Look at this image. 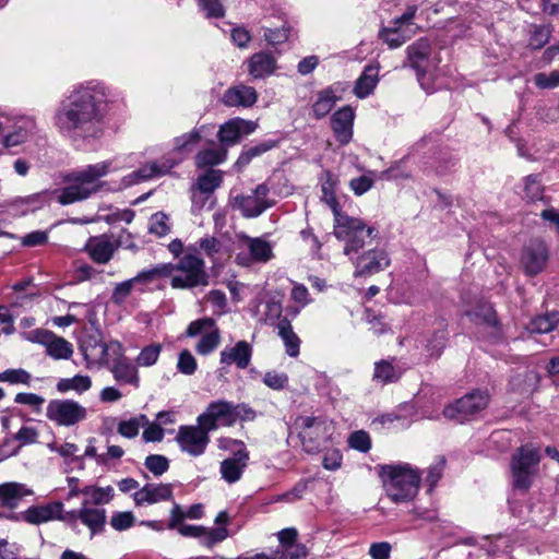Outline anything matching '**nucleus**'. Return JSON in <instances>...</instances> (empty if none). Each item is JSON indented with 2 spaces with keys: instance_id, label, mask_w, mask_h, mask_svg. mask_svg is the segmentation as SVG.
Instances as JSON below:
<instances>
[{
  "instance_id": "3c124183",
  "label": "nucleus",
  "mask_w": 559,
  "mask_h": 559,
  "mask_svg": "<svg viewBox=\"0 0 559 559\" xmlns=\"http://www.w3.org/2000/svg\"><path fill=\"white\" fill-rule=\"evenodd\" d=\"M194 246L198 250H202L213 262L217 260V255L222 250V242L213 236L201 238Z\"/></svg>"
},
{
  "instance_id": "c03bdc74",
  "label": "nucleus",
  "mask_w": 559,
  "mask_h": 559,
  "mask_svg": "<svg viewBox=\"0 0 559 559\" xmlns=\"http://www.w3.org/2000/svg\"><path fill=\"white\" fill-rule=\"evenodd\" d=\"M10 207L20 210L21 215H26L29 211H35L44 205V194L34 193L23 198H16L9 203Z\"/></svg>"
},
{
  "instance_id": "c9c22d12",
  "label": "nucleus",
  "mask_w": 559,
  "mask_h": 559,
  "mask_svg": "<svg viewBox=\"0 0 559 559\" xmlns=\"http://www.w3.org/2000/svg\"><path fill=\"white\" fill-rule=\"evenodd\" d=\"M335 185H336V178L334 177L333 174L328 171L325 174V179L321 185V191H322L321 199L332 210L333 215H334V221L340 218V216L345 215V213H342V211L340 209V204H338L336 195H335Z\"/></svg>"
},
{
  "instance_id": "bb28decb",
  "label": "nucleus",
  "mask_w": 559,
  "mask_h": 559,
  "mask_svg": "<svg viewBox=\"0 0 559 559\" xmlns=\"http://www.w3.org/2000/svg\"><path fill=\"white\" fill-rule=\"evenodd\" d=\"M257 123L240 118L231 119L221 126L218 139L223 144H236L242 134H250L257 129Z\"/></svg>"
},
{
  "instance_id": "4d7b16f0",
  "label": "nucleus",
  "mask_w": 559,
  "mask_h": 559,
  "mask_svg": "<svg viewBox=\"0 0 559 559\" xmlns=\"http://www.w3.org/2000/svg\"><path fill=\"white\" fill-rule=\"evenodd\" d=\"M348 444L350 448L360 452H368L371 448V440L369 435L364 430L353 432L348 438Z\"/></svg>"
},
{
  "instance_id": "412c9836",
  "label": "nucleus",
  "mask_w": 559,
  "mask_h": 559,
  "mask_svg": "<svg viewBox=\"0 0 559 559\" xmlns=\"http://www.w3.org/2000/svg\"><path fill=\"white\" fill-rule=\"evenodd\" d=\"M355 266L354 276H366L379 273L390 265L388 253L383 249H370L358 254L352 261Z\"/></svg>"
},
{
  "instance_id": "5701e85b",
  "label": "nucleus",
  "mask_w": 559,
  "mask_h": 559,
  "mask_svg": "<svg viewBox=\"0 0 559 559\" xmlns=\"http://www.w3.org/2000/svg\"><path fill=\"white\" fill-rule=\"evenodd\" d=\"M249 452L246 447L237 449L231 456L221 462L219 472L222 478L228 483H237L248 465Z\"/></svg>"
},
{
  "instance_id": "f3484780",
  "label": "nucleus",
  "mask_w": 559,
  "mask_h": 559,
  "mask_svg": "<svg viewBox=\"0 0 559 559\" xmlns=\"http://www.w3.org/2000/svg\"><path fill=\"white\" fill-rule=\"evenodd\" d=\"M29 340L43 345L46 354L55 360L69 359L73 354V345L49 330H34Z\"/></svg>"
},
{
  "instance_id": "393cba45",
  "label": "nucleus",
  "mask_w": 559,
  "mask_h": 559,
  "mask_svg": "<svg viewBox=\"0 0 559 559\" xmlns=\"http://www.w3.org/2000/svg\"><path fill=\"white\" fill-rule=\"evenodd\" d=\"M430 52L431 45L427 38H419L406 49L407 64L417 72L418 79L426 73Z\"/></svg>"
},
{
  "instance_id": "4468645a",
  "label": "nucleus",
  "mask_w": 559,
  "mask_h": 559,
  "mask_svg": "<svg viewBox=\"0 0 559 559\" xmlns=\"http://www.w3.org/2000/svg\"><path fill=\"white\" fill-rule=\"evenodd\" d=\"M269 187L261 183L249 194H237L230 197L233 209L240 211L245 217H257L272 206L267 200Z\"/></svg>"
},
{
  "instance_id": "4c0bfd02",
  "label": "nucleus",
  "mask_w": 559,
  "mask_h": 559,
  "mask_svg": "<svg viewBox=\"0 0 559 559\" xmlns=\"http://www.w3.org/2000/svg\"><path fill=\"white\" fill-rule=\"evenodd\" d=\"M402 373L403 370L389 360H380L374 364L373 379L383 384L397 381Z\"/></svg>"
},
{
  "instance_id": "f704fd0d",
  "label": "nucleus",
  "mask_w": 559,
  "mask_h": 559,
  "mask_svg": "<svg viewBox=\"0 0 559 559\" xmlns=\"http://www.w3.org/2000/svg\"><path fill=\"white\" fill-rule=\"evenodd\" d=\"M277 329L278 335L284 342L286 354L290 357H297L299 355L300 340L293 331L290 322L286 318L281 319Z\"/></svg>"
},
{
  "instance_id": "bf43d9fd",
  "label": "nucleus",
  "mask_w": 559,
  "mask_h": 559,
  "mask_svg": "<svg viewBox=\"0 0 559 559\" xmlns=\"http://www.w3.org/2000/svg\"><path fill=\"white\" fill-rule=\"evenodd\" d=\"M167 219L168 218L164 213L154 214L150 222V233L155 234L159 237L165 236L169 231Z\"/></svg>"
},
{
  "instance_id": "ea45409f",
  "label": "nucleus",
  "mask_w": 559,
  "mask_h": 559,
  "mask_svg": "<svg viewBox=\"0 0 559 559\" xmlns=\"http://www.w3.org/2000/svg\"><path fill=\"white\" fill-rule=\"evenodd\" d=\"M448 332L440 328L426 340L425 349L430 358H439L447 346Z\"/></svg>"
},
{
  "instance_id": "1a4fd4ad",
  "label": "nucleus",
  "mask_w": 559,
  "mask_h": 559,
  "mask_svg": "<svg viewBox=\"0 0 559 559\" xmlns=\"http://www.w3.org/2000/svg\"><path fill=\"white\" fill-rule=\"evenodd\" d=\"M83 507L76 511V520L80 519L91 530L92 534L102 532L105 524V490L99 487H85Z\"/></svg>"
},
{
  "instance_id": "8fccbe9b",
  "label": "nucleus",
  "mask_w": 559,
  "mask_h": 559,
  "mask_svg": "<svg viewBox=\"0 0 559 559\" xmlns=\"http://www.w3.org/2000/svg\"><path fill=\"white\" fill-rule=\"evenodd\" d=\"M85 251L93 261L105 263V236L91 237L85 245Z\"/></svg>"
},
{
  "instance_id": "37998d69",
  "label": "nucleus",
  "mask_w": 559,
  "mask_h": 559,
  "mask_svg": "<svg viewBox=\"0 0 559 559\" xmlns=\"http://www.w3.org/2000/svg\"><path fill=\"white\" fill-rule=\"evenodd\" d=\"M23 486L16 483H8L2 485L1 504L13 510L17 507L23 498Z\"/></svg>"
},
{
  "instance_id": "423d86ee",
  "label": "nucleus",
  "mask_w": 559,
  "mask_h": 559,
  "mask_svg": "<svg viewBox=\"0 0 559 559\" xmlns=\"http://www.w3.org/2000/svg\"><path fill=\"white\" fill-rule=\"evenodd\" d=\"M542 454L533 444L516 449L510 461L512 484L515 489L527 491L539 472Z\"/></svg>"
},
{
  "instance_id": "79ce46f5",
  "label": "nucleus",
  "mask_w": 559,
  "mask_h": 559,
  "mask_svg": "<svg viewBox=\"0 0 559 559\" xmlns=\"http://www.w3.org/2000/svg\"><path fill=\"white\" fill-rule=\"evenodd\" d=\"M222 181L223 173L211 168L199 176L193 187L202 192L212 194L221 186Z\"/></svg>"
},
{
  "instance_id": "052dcab7",
  "label": "nucleus",
  "mask_w": 559,
  "mask_h": 559,
  "mask_svg": "<svg viewBox=\"0 0 559 559\" xmlns=\"http://www.w3.org/2000/svg\"><path fill=\"white\" fill-rule=\"evenodd\" d=\"M134 523V515L132 512H117L111 516L110 524L117 531H124L130 528Z\"/></svg>"
},
{
  "instance_id": "ddd939ff",
  "label": "nucleus",
  "mask_w": 559,
  "mask_h": 559,
  "mask_svg": "<svg viewBox=\"0 0 559 559\" xmlns=\"http://www.w3.org/2000/svg\"><path fill=\"white\" fill-rule=\"evenodd\" d=\"M3 144L7 147L17 146L32 139L37 131V123L32 116L4 117Z\"/></svg>"
},
{
  "instance_id": "6ab92c4d",
  "label": "nucleus",
  "mask_w": 559,
  "mask_h": 559,
  "mask_svg": "<svg viewBox=\"0 0 559 559\" xmlns=\"http://www.w3.org/2000/svg\"><path fill=\"white\" fill-rule=\"evenodd\" d=\"M134 217V212L124 209L120 210L114 206H107V224L111 226L107 230V261L110 259V251L114 247H120L128 241L129 235L123 228H119L117 235L114 229L118 223L130 224Z\"/></svg>"
},
{
  "instance_id": "473e14b6",
  "label": "nucleus",
  "mask_w": 559,
  "mask_h": 559,
  "mask_svg": "<svg viewBox=\"0 0 559 559\" xmlns=\"http://www.w3.org/2000/svg\"><path fill=\"white\" fill-rule=\"evenodd\" d=\"M136 367V364L134 365L129 358H120L112 364L110 370L118 382L139 388L140 379Z\"/></svg>"
},
{
  "instance_id": "6e6552de",
  "label": "nucleus",
  "mask_w": 559,
  "mask_h": 559,
  "mask_svg": "<svg viewBox=\"0 0 559 559\" xmlns=\"http://www.w3.org/2000/svg\"><path fill=\"white\" fill-rule=\"evenodd\" d=\"M273 258L272 245L260 238L239 235L236 243L235 262L240 266L266 263Z\"/></svg>"
},
{
  "instance_id": "13d9d810",
  "label": "nucleus",
  "mask_w": 559,
  "mask_h": 559,
  "mask_svg": "<svg viewBox=\"0 0 559 559\" xmlns=\"http://www.w3.org/2000/svg\"><path fill=\"white\" fill-rule=\"evenodd\" d=\"M534 83L537 87L543 90L555 88L559 86V70H555L549 74L537 73L534 76Z\"/></svg>"
},
{
  "instance_id": "b1692460",
  "label": "nucleus",
  "mask_w": 559,
  "mask_h": 559,
  "mask_svg": "<svg viewBox=\"0 0 559 559\" xmlns=\"http://www.w3.org/2000/svg\"><path fill=\"white\" fill-rule=\"evenodd\" d=\"M179 163L168 156H164L158 160L150 162L141 166L138 170L132 173V180L130 183H138L146 181L156 177L165 176Z\"/></svg>"
},
{
  "instance_id": "a19ab883",
  "label": "nucleus",
  "mask_w": 559,
  "mask_h": 559,
  "mask_svg": "<svg viewBox=\"0 0 559 559\" xmlns=\"http://www.w3.org/2000/svg\"><path fill=\"white\" fill-rule=\"evenodd\" d=\"M92 385V381L87 376L76 374L73 378H62L57 382L56 389L59 393L75 391L82 393L87 391Z\"/></svg>"
},
{
  "instance_id": "f8f14e48",
  "label": "nucleus",
  "mask_w": 559,
  "mask_h": 559,
  "mask_svg": "<svg viewBox=\"0 0 559 559\" xmlns=\"http://www.w3.org/2000/svg\"><path fill=\"white\" fill-rule=\"evenodd\" d=\"M210 432L204 425H182L178 428L175 440L182 452L197 457L205 453Z\"/></svg>"
},
{
  "instance_id": "de8ad7c7",
  "label": "nucleus",
  "mask_w": 559,
  "mask_h": 559,
  "mask_svg": "<svg viewBox=\"0 0 559 559\" xmlns=\"http://www.w3.org/2000/svg\"><path fill=\"white\" fill-rule=\"evenodd\" d=\"M163 347L158 343L150 344L143 347L135 358L138 367H151L156 364Z\"/></svg>"
},
{
  "instance_id": "4be33fe9",
  "label": "nucleus",
  "mask_w": 559,
  "mask_h": 559,
  "mask_svg": "<svg viewBox=\"0 0 559 559\" xmlns=\"http://www.w3.org/2000/svg\"><path fill=\"white\" fill-rule=\"evenodd\" d=\"M345 87L342 83L337 82L317 94V98L312 104V115L316 119L324 118L335 106V104L343 98Z\"/></svg>"
},
{
  "instance_id": "cd10ccee",
  "label": "nucleus",
  "mask_w": 559,
  "mask_h": 559,
  "mask_svg": "<svg viewBox=\"0 0 559 559\" xmlns=\"http://www.w3.org/2000/svg\"><path fill=\"white\" fill-rule=\"evenodd\" d=\"M134 503L143 506L153 504L173 499L171 484H146L133 495Z\"/></svg>"
},
{
  "instance_id": "a878e982",
  "label": "nucleus",
  "mask_w": 559,
  "mask_h": 559,
  "mask_svg": "<svg viewBox=\"0 0 559 559\" xmlns=\"http://www.w3.org/2000/svg\"><path fill=\"white\" fill-rule=\"evenodd\" d=\"M355 114L349 106L335 111L331 117V127L336 140L341 144H347L353 138V124Z\"/></svg>"
},
{
  "instance_id": "9b49d317",
  "label": "nucleus",
  "mask_w": 559,
  "mask_h": 559,
  "mask_svg": "<svg viewBox=\"0 0 559 559\" xmlns=\"http://www.w3.org/2000/svg\"><path fill=\"white\" fill-rule=\"evenodd\" d=\"M417 12V5H408L406 11L392 21V26L382 27L379 37L392 49L401 47L409 40L418 27L413 23Z\"/></svg>"
},
{
  "instance_id": "774afa93",
  "label": "nucleus",
  "mask_w": 559,
  "mask_h": 559,
  "mask_svg": "<svg viewBox=\"0 0 559 559\" xmlns=\"http://www.w3.org/2000/svg\"><path fill=\"white\" fill-rule=\"evenodd\" d=\"M308 555L307 548L302 544L290 545L285 548L280 559H305Z\"/></svg>"
},
{
  "instance_id": "7ed1b4c3",
  "label": "nucleus",
  "mask_w": 559,
  "mask_h": 559,
  "mask_svg": "<svg viewBox=\"0 0 559 559\" xmlns=\"http://www.w3.org/2000/svg\"><path fill=\"white\" fill-rule=\"evenodd\" d=\"M105 176V163L87 165L64 176L66 187L58 191L57 200L62 205L72 204L98 192Z\"/></svg>"
},
{
  "instance_id": "39448f33",
  "label": "nucleus",
  "mask_w": 559,
  "mask_h": 559,
  "mask_svg": "<svg viewBox=\"0 0 559 559\" xmlns=\"http://www.w3.org/2000/svg\"><path fill=\"white\" fill-rule=\"evenodd\" d=\"M333 234L344 242L343 253L354 261L360 250L378 235V230L373 226H367L362 219L345 214L334 221Z\"/></svg>"
},
{
  "instance_id": "c85d7f7f",
  "label": "nucleus",
  "mask_w": 559,
  "mask_h": 559,
  "mask_svg": "<svg viewBox=\"0 0 559 559\" xmlns=\"http://www.w3.org/2000/svg\"><path fill=\"white\" fill-rule=\"evenodd\" d=\"M258 99V93L254 87L238 84L227 88L222 97V102L228 107H252Z\"/></svg>"
},
{
  "instance_id": "58836bf2",
  "label": "nucleus",
  "mask_w": 559,
  "mask_h": 559,
  "mask_svg": "<svg viewBox=\"0 0 559 559\" xmlns=\"http://www.w3.org/2000/svg\"><path fill=\"white\" fill-rule=\"evenodd\" d=\"M142 274L143 271L135 277L117 284L111 295V301L117 306H122L131 294L132 287L135 283L154 280V277L142 276Z\"/></svg>"
},
{
  "instance_id": "f03ea898",
  "label": "nucleus",
  "mask_w": 559,
  "mask_h": 559,
  "mask_svg": "<svg viewBox=\"0 0 559 559\" xmlns=\"http://www.w3.org/2000/svg\"><path fill=\"white\" fill-rule=\"evenodd\" d=\"M142 276L154 278L171 276V287L179 289L204 287L210 283V275L206 272L205 262L198 255L195 246H189L176 264H159L153 269L143 271Z\"/></svg>"
},
{
  "instance_id": "e433bc0d",
  "label": "nucleus",
  "mask_w": 559,
  "mask_h": 559,
  "mask_svg": "<svg viewBox=\"0 0 559 559\" xmlns=\"http://www.w3.org/2000/svg\"><path fill=\"white\" fill-rule=\"evenodd\" d=\"M559 324V311H551L543 316L535 317L528 324L527 329L532 333H549Z\"/></svg>"
},
{
  "instance_id": "a18cd8bd",
  "label": "nucleus",
  "mask_w": 559,
  "mask_h": 559,
  "mask_svg": "<svg viewBox=\"0 0 559 559\" xmlns=\"http://www.w3.org/2000/svg\"><path fill=\"white\" fill-rule=\"evenodd\" d=\"M226 150L205 148L195 156V165L199 168L215 166L226 159Z\"/></svg>"
},
{
  "instance_id": "09e8293b",
  "label": "nucleus",
  "mask_w": 559,
  "mask_h": 559,
  "mask_svg": "<svg viewBox=\"0 0 559 559\" xmlns=\"http://www.w3.org/2000/svg\"><path fill=\"white\" fill-rule=\"evenodd\" d=\"M467 316L476 323H484L487 325H495L497 323L496 312L492 306L488 302L480 304L476 310L468 311Z\"/></svg>"
},
{
  "instance_id": "49530a36",
  "label": "nucleus",
  "mask_w": 559,
  "mask_h": 559,
  "mask_svg": "<svg viewBox=\"0 0 559 559\" xmlns=\"http://www.w3.org/2000/svg\"><path fill=\"white\" fill-rule=\"evenodd\" d=\"M148 418L146 415H139L136 417H132L128 420H122L118 425V432L129 439H132L139 435V430L141 427L147 425Z\"/></svg>"
},
{
  "instance_id": "2eb2a0df",
  "label": "nucleus",
  "mask_w": 559,
  "mask_h": 559,
  "mask_svg": "<svg viewBox=\"0 0 559 559\" xmlns=\"http://www.w3.org/2000/svg\"><path fill=\"white\" fill-rule=\"evenodd\" d=\"M46 416L59 426L70 427L86 418V408L73 400H51Z\"/></svg>"
},
{
  "instance_id": "a211bd4d",
  "label": "nucleus",
  "mask_w": 559,
  "mask_h": 559,
  "mask_svg": "<svg viewBox=\"0 0 559 559\" xmlns=\"http://www.w3.org/2000/svg\"><path fill=\"white\" fill-rule=\"evenodd\" d=\"M197 423L204 425L210 431L216 430L219 426H233V403L223 400L210 403L205 412L198 416Z\"/></svg>"
},
{
  "instance_id": "9d476101",
  "label": "nucleus",
  "mask_w": 559,
  "mask_h": 559,
  "mask_svg": "<svg viewBox=\"0 0 559 559\" xmlns=\"http://www.w3.org/2000/svg\"><path fill=\"white\" fill-rule=\"evenodd\" d=\"M8 520L20 521L23 520L26 523L33 525H39L53 520H61L66 522L76 521V511L63 512V504L60 501H52L44 506L29 507L24 512L9 513Z\"/></svg>"
},
{
  "instance_id": "e2e57ef3",
  "label": "nucleus",
  "mask_w": 559,
  "mask_h": 559,
  "mask_svg": "<svg viewBox=\"0 0 559 559\" xmlns=\"http://www.w3.org/2000/svg\"><path fill=\"white\" fill-rule=\"evenodd\" d=\"M14 402L17 404L32 406L36 412H39L41 405L45 402V399L35 393H17L15 395Z\"/></svg>"
},
{
  "instance_id": "864d4df0",
  "label": "nucleus",
  "mask_w": 559,
  "mask_h": 559,
  "mask_svg": "<svg viewBox=\"0 0 559 559\" xmlns=\"http://www.w3.org/2000/svg\"><path fill=\"white\" fill-rule=\"evenodd\" d=\"M551 32L552 29L550 26H535L530 38V46L535 50L542 49L550 40Z\"/></svg>"
},
{
  "instance_id": "7c9ffc66",
  "label": "nucleus",
  "mask_w": 559,
  "mask_h": 559,
  "mask_svg": "<svg viewBox=\"0 0 559 559\" xmlns=\"http://www.w3.org/2000/svg\"><path fill=\"white\" fill-rule=\"evenodd\" d=\"M296 427L299 429V437L302 448L308 453H316L317 447L310 440L312 432H322L324 423L312 416H300L295 421Z\"/></svg>"
},
{
  "instance_id": "72a5a7b5",
  "label": "nucleus",
  "mask_w": 559,
  "mask_h": 559,
  "mask_svg": "<svg viewBox=\"0 0 559 559\" xmlns=\"http://www.w3.org/2000/svg\"><path fill=\"white\" fill-rule=\"evenodd\" d=\"M378 82L379 67L373 64L367 66L355 83V95L361 99L368 97L376 88Z\"/></svg>"
},
{
  "instance_id": "6e6d98bb",
  "label": "nucleus",
  "mask_w": 559,
  "mask_h": 559,
  "mask_svg": "<svg viewBox=\"0 0 559 559\" xmlns=\"http://www.w3.org/2000/svg\"><path fill=\"white\" fill-rule=\"evenodd\" d=\"M288 376L285 372H277L275 370L265 372L263 383L272 390H283L288 384Z\"/></svg>"
},
{
  "instance_id": "dca6fc26",
  "label": "nucleus",
  "mask_w": 559,
  "mask_h": 559,
  "mask_svg": "<svg viewBox=\"0 0 559 559\" xmlns=\"http://www.w3.org/2000/svg\"><path fill=\"white\" fill-rule=\"evenodd\" d=\"M205 332L195 346V350L200 355H209L216 349L221 341V334L215 325V321L211 318H203L192 321L187 329V336L193 337Z\"/></svg>"
},
{
  "instance_id": "2f4dec72",
  "label": "nucleus",
  "mask_w": 559,
  "mask_h": 559,
  "mask_svg": "<svg viewBox=\"0 0 559 559\" xmlns=\"http://www.w3.org/2000/svg\"><path fill=\"white\" fill-rule=\"evenodd\" d=\"M248 73L254 79H264L276 70V59L270 52L260 51L253 53L248 62Z\"/></svg>"
},
{
  "instance_id": "20e7f679",
  "label": "nucleus",
  "mask_w": 559,
  "mask_h": 559,
  "mask_svg": "<svg viewBox=\"0 0 559 559\" xmlns=\"http://www.w3.org/2000/svg\"><path fill=\"white\" fill-rule=\"evenodd\" d=\"M380 477L388 497L395 503L411 501L418 492L420 474L409 464L382 465Z\"/></svg>"
},
{
  "instance_id": "680f3d73",
  "label": "nucleus",
  "mask_w": 559,
  "mask_h": 559,
  "mask_svg": "<svg viewBox=\"0 0 559 559\" xmlns=\"http://www.w3.org/2000/svg\"><path fill=\"white\" fill-rule=\"evenodd\" d=\"M144 427L142 438L145 442H160L164 439L165 431L157 423L148 421Z\"/></svg>"
},
{
  "instance_id": "69168bd1",
  "label": "nucleus",
  "mask_w": 559,
  "mask_h": 559,
  "mask_svg": "<svg viewBox=\"0 0 559 559\" xmlns=\"http://www.w3.org/2000/svg\"><path fill=\"white\" fill-rule=\"evenodd\" d=\"M373 186V179L369 176H360L349 181V187L356 195H362Z\"/></svg>"
},
{
  "instance_id": "603ef678",
  "label": "nucleus",
  "mask_w": 559,
  "mask_h": 559,
  "mask_svg": "<svg viewBox=\"0 0 559 559\" xmlns=\"http://www.w3.org/2000/svg\"><path fill=\"white\" fill-rule=\"evenodd\" d=\"M144 465L155 476H162L169 468V460L160 454H151L146 456Z\"/></svg>"
},
{
  "instance_id": "0eeeda50",
  "label": "nucleus",
  "mask_w": 559,
  "mask_h": 559,
  "mask_svg": "<svg viewBox=\"0 0 559 559\" xmlns=\"http://www.w3.org/2000/svg\"><path fill=\"white\" fill-rule=\"evenodd\" d=\"M489 401L490 395L487 390H474L447 405L443 409V416L448 419L464 423L486 409Z\"/></svg>"
},
{
  "instance_id": "f257e3e1",
  "label": "nucleus",
  "mask_w": 559,
  "mask_h": 559,
  "mask_svg": "<svg viewBox=\"0 0 559 559\" xmlns=\"http://www.w3.org/2000/svg\"><path fill=\"white\" fill-rule=\"evenodd\" d=\"M52 120L76 150H97L105 134V86L93 81L75 86L60 100Z\"/></svg>"
},
{
  "instance_id": "aec40b11",
  "label": "nucleus",
  "mask_w": 559,
  "mask_h": 559,
  "mask_svg": "<svg viewBox=\"0 0 559 559\" xmlns=\"http://www.w3.org/2000/svg\"><path fill=\"white\" fill-rule=\"evenodd\" d=\"M549 252L546 243L540 239L532 240L522 252L521 263L525 274L534 276L546 266Z\"/></svg>"
},
{
  "instance_id": "338daca9",
  "label": "nucleus",
  "mask_w": 559,
  "mask_h": 559,
  "mask_svg": "<svg viewBox=\"0 0 559 559\" xmlns=\"http://www.w3.org/2000/svg\"><path fill=\"white\" fill-rule=\"evenodd\" d=\"M391 545L386 542L373 543L370 545L369 555L372 559H389Z\"/></svg>"
},
{
  "instance_id": "5fc2aeb1",
  "label": "nucleus",
  "mask_w": 559,
  "mask_h": 559,
  "mask_svg": "<svg viewBox=\"0 0 559 559\" xmlns=\"http://www.w3.org/2000/svg\"><path fill=\"white\" fill-rule=\"evenodd\" d=\"M198 368L194 356L188 350L183 349L179 353L177 361V370L186 376H191Z\"/></svg>"
},
{
  "instance_id": "0e129e2a",
  "label": "nucleus",
  "mask_w": 559,
  "mask_h": 559,
  "mask_svg": "<svg viewBox=\"0 0 559 559\" xmlns=\"http://www.w3.org/2000/svg\"><path fill=\"white\" fill-rule=\"evenodd\" d=\"M198 3L205 11L207 17H222L225 14L219 0H198Z\"/></svg>"
},
{
  "instance_id": "c756f323",
  "label": "nucleus",
  "mask_w": 559,
  "mask_h": 559,
  "mask_svg": "<svg viewBox=\"0 0 559 559\" xmlns=\"http://www.w3.org/2000/svg\"><path fill=\"white\" fill-rule=\"evenodd\" d=\"M252 347L246 341L237 342L233 347H225L221 352V362L235 364L239 369H246L251 360Z\"/></svg>"
}]
</instances>
